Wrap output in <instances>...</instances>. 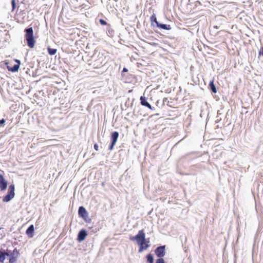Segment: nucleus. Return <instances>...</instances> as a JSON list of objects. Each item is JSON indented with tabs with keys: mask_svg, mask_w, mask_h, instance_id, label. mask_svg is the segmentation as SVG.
I'll use <instances>...</instances> for the list:
<instances>
[{
	"mask_svg": "<svg viewBox=\"0 0 263 263\" xmlns=\"http://www.w3.org/2000/svg\"><path fill=\"white\" fill-rule=\"evenodd\" d=\"M19 254V251L16 248H15L12 252L11 253L5 252L0 250V262L4 263L5 259V256H7L10 257L9 259V262L14 263L16 261Z\"/></svg>",
	"mask_w": 263,
	"mask_h": 263,
	"instance_id": "nucleus-1",
	"label": "nucleus"
},
{
	"mask_svg": "<svg viewBox=\"0 0 263 263\" xmlns=\"http://www.w3.org/2000/svg\"><path fill=\"white\" fill-rule=\"evenodd\" d=\"M25 39L27 41V45L31 48L34 47L35 45V40L33 36V30L32 27H30L25 29Z\"/></svg>",
	"mask_w": 263,
	"mask_h": 263,
	"instance_id": "nucleus-2",
	"label": "nucleus"
},
{
	"mask_svg": "<svg viewBox=\"0 0 263 263\" xmlns=\"http://www.w3.org/2000/svg\"><path fill=\"white\" fill-rule=\"evenodd\" d=\"M130 239L132 241L137 240L138 244L140 243V242L145 240V235L144 231L143 230L139 231L136 236H130Z\"/></svg>",
	"mask_w": 263,
	"mask_h": 263,
	"instance_id": "nucleus-3",
	"label": "nucleus"
},
{
	"mask_svg": "<svg viewBox=\"0 0 263 263\" xmlns=\"http://www.w3.org/2000/svg\"><path fill=\"white\" fill-rule=\"evenodd\" d=\"M155 253L159 258H162L165 254V246L157 247L155 250Z\"/></svg>",
	"mask_w": 263,
	"mask_h": 263,
	"instance_id": "nucleus-4",
	"label": "nucleus"
},
{
	"mask_svg": "<svg viewBox=\"0 0 263 263\" xmlns=\"http://www.w3.org/2000/svg\"><path fill=\"white\" fill-rule=\"evenodd\" d=\"M118 137H119L118 132H114L112 133L111 135V144L109 148V150L111 151L114 148V147L115 145V144L117 141Z\"/></svg>",
	"mask_w": 263,
	"mask_h": 263,
	"instance_id": "nucleus-5",
	"label": "nucleus"
},
{
	"mask_svg": "<svg viewBox=\"0 0 263 263\" xmlns=\"http://www.w3.org/2000/svg\"><path fill=\"white\" fill-rule=\"evenodd\" d=\"M14 61H15V62H16L17 63V64H15L12 67L8 65V62H5V64L7 65V68L8 70L10 71L16 72V71H17L19 69L20 65L21 64L20 60L15 59Z\"/></svg>",
	"mask_w": 263,
	"mask_h": 263,
	"instance_id": "nucleus-6",
	"label": "nucleus"
},
{
	"mask_svg": "<svg viewBox=\"0 0 263 263\" xmlns=\"http://www.w3.org/2000/svg\"><path fill=\"white\" fill-rule=\"evenodd\" d=\"M7 187V181L5 179L3 175L0 174V189L4 191Z\"/></svg>",
	"mask_w": 263,
	"mask_h": 263,
	"instance_id": "nucleus-7",
	"label": "nucleus"
},
{
	"mask_svg": "<svg viewBox=\"0 0 263 263\" xmlns=\"http://www.w3.org/2000/svg\"><path fill=\"white\" fill-rule=\"evenodd\" d=\"M149 241L144 240L141 242H140L139 244L140 246V248L139 249V252L140 253L142 252L143 250L147 249L149 247Z\"/></svg>",
	"mask_w": 263,
	"mask_h": 263,
	"instance_id": "nucleus-8",
	"label": "nucleus"
},
{
	"mask_svg": "<svg viewBox=\"0 0 263 263\" xmlns=\"http://www.w3.org/2000/svg\"><path fill=\"white\" fill-rule=\"evenodd\" d=\"M140 103L142 105L146 106L151 110L154 109V108L152 107L151 105L147 102L146 99L145 97L141 96L140 98Z\"/></svg>",
	"mask_w": 263,
	"mask_h": 263,
	"instance_id": "nucleus-9",
	"label": "nucleus"
},
{
	"mask_svg": "<svg viewBox=\"0 0 263 263\" xmlns=\"http://www.w3.org/2000/svg\"><path fill=\"white\" fill-rule=\"evenodd\" d=\"M87 235V233L85 230H81L78 234V240L79 241H82L84 240L85 239Z\"/></svg>",
	"mask_w": 263,
	"mask_h": 263,
	"instance_id": "nucleus-10",
	"label": "nucleus"
},
{
	"mask_svg": "<svg viewBox=\"0 0 263 263\" xmlns=\"http://www.w3.org/2000/svg\"><path fill=\"white\" fill-rule=\"evenodd\" d=\"M34 231V226L33 224H31L27 229V230L26 231V234L29 238H32L33 236Z\"/></svg>",
	"mask_w": 263,
	"mask_h": 263,
	"instance_id": "nucleus-11",
	"label": "nucleus"
},
{
	"mask_svg": "<svg viewBox=\"0 0 263 263\" xmlns=\"http://www.w3.org/2000/svg\"><path fill=\"white\" fill-rule=\"evenodd\" d=\"M79 214L83 218H85L87 216V212L83 206H80L79 209Z\"/></svg>",
	"mask_w": 263,
	"mask_h": 263,
	"instance_id": "nucleus-12",
	"label": "nucleus"
},
{
	"mask_svg": "<svg viewBox=\"0 0 263 263\" xmlns=\"http://www.w3.org/2000/svg\"><path fill=\"white\" fill-rule=\"evenodd\" d=\"M7 194L10 195L13 198L14 197L15 193H14V185L13 184H11L9 186V191Z\"/></svg>",
	"mask_w": 263,
	"mask_h": 263,
	"instance_id": "nucleus-13",
	"label": "nucleus"
},
{
	"mask_svg": "<svg viewBox=\"0 0 263 263\" xmlns=\"http://www.w3.org/2000/svg\"><path fill=\"white\" fill-rule=\"evenodd\" d=\"M157 26V27L165 30H170L171 28L170 25H165L158 23Z\"/></svg>",
	"mask_w": 263,
	"mask_h": 263,
	"instance_id": "nucleus-14",
	"label": "nucleus"
},
{
	"mask_svg": "<svg viewBox=\"0 0 263 263\" xmlns=\"http://www.w3.org/2000/svg\"><path fill=\"white\" fill-rule=\"evenodd\" d=\"M146 259L148 263H154V258L151 254H148L146 255Z\"/></svg>",
	"mask_w": 263,
	"mask_h": 263,
	"instance_id": "nucleus-15",
	"label": "nucleus"
},
{
	"mask_svg": "<svg viewBox=\"0 0 263 263\" xmlns=\"http://www.w3.org/2000/svg\"><path fill=\"white\" fill-rule=\"evenodd\" d=\"M209 85H210V88H211V90L212 91V92H213L214 93H216L217 90H216V88L214 84V82L213 81L210 82Z\"/></svg>",
	"mask_w": 263,
	"mask_h": 263,
	"instance_id": "nucleus-16",
	"label": "nucleus"
},
{
	"mask_svg": "<svg viewBox=\"0 0 263 263\" xmlns=\"http://www.w3.org/2000/svg\"><path fill=\"white\" fill-rule=\"evenodd\" d=\"M47 50H48V53L50 55H54L57 53V50L56 49H53V48H51L50 47H48Z\"/></svg>",
	"mask_w": 263,
	"mask_h": 263,
	"instance_id": "nucleus-17",
	"label": "nucleus"
},
{
	"mask_svg": "<svg viewBox=\"0 0 263 263\" xmlns=\"http://www.w3.org/2000/svg\"><path fill=\"white\" fill-rule=\"evenodd\" d=\"M13 198L10 195L7 194L5 197H4L3 201L4 202H8Z\"/></svg>",
	"mask_w": 263,
	"mask_h": 263,
	"instance_id": "nucleus-18",
	"label": "nucleus"
},
{
	"mask_svg": "<svg viewBox=\"0 0 263 263\" xmlns=\"http://www.w3.org/2000/svg\"><path fill=\"white\" fill-rule=\"evenodd\" d=\"M151 21L152 22H155L156 24V25H157L159 23L157 20V18H156V15L155 14H153L151 16Z\"/></svg>",
	"mask_w": 263,
	"mask_h": 263,
	"instance_id": "nucleus-19",
	"label": "nucleus"
},
{
	"mask_svg": "<svg viewBox=\"0 0 263 263\" xmlns=\"http://www.w3.org/2000/svg\"><path fill=\"white\" fill-rule=\"evenodd\" d=\"M11 5H12V10L14 11V9H15V7H16V3H15V0H12Z\"/></svg>",
	"mask_w": 263,
	"mask_h": 263,
	"instance_id": "nucleus-20",
	"label": "nucleus"
},
{
	"mask_svg": "<svg viewBox=\"0 0 263 263\" xmlns=\"http://www.w3.org/2000/svg\"><path fill=\"white\" fill-rule=\"evenodd\" d=\"M156 263H165V262L162 258H160L157 259Z\"/></svg>",
	"mask_w": 263,
	"mask_h": 263,
	"instance_id": "nucleus-21",
	"label": "nucleus"
},
{
	"mask_svg": "<svg viewBox=\"0 0 263 263\" xmlns=\"http://www.w3.org/2000/svg\"><path fill=\"white\" fill-rule=\"evenodd\" d=\"M100 24L102 25H107V23L105 21H104V20L103 19H100V21H99Z\"/></svg>",
	"mask_w": 263,
	"mask_h": 263,
	"instance_id": "nucleus-22",
	"label": "nucleus"
},
{
	"mask_svg": "<svg viewBox=\"0 0 263 263\" xmlns=\"http://www.w3.org/2000/svg\"><path fill=\"white\" fill-rule=\"evenodd\" d=\"M5 123V120L4 119H2L0 120V126L4 124Z\"/></svg>",
	"mask_w": 263,
	"mask_h": 263,
	"instance_id": "nucleus-23",
	"label": "nucleus"
},
{
	"mask_svg": "<svg viewBox=\"0 0 263 263\" xmlns=\"http://www.w3.org/2000/svg\"><path fill=\"white\" fill-rule=\"evenodd\" d=\"M94 148L97 151H98L99 150V146L97 144H95Z\"/></svg>",
	"mask_w": 263,
	"mask_h": 263,
	"instance_id": "nucleus-24",
	"label": "nucleus"
},
{
	"mask_svg": "<svg viewBox=\"0 0 263 263\" xmlns=\"http://www.w3.org/2000/svg\"><path fill=\"white\" fill-rule=\"evenodd\" d=\"M128 71V69L126 68H124L123 70H122V72H127Z\"/></svg>",
	"mask_w": 263,
	"mask_h": 263,
	"instance_id": "nucleus-25",
	"label": "nucleus"
}]
</instances>
